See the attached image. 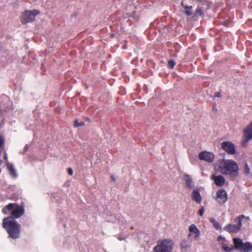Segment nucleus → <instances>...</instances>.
<instances>
[{
	"label": "nucleus",
	"instance_id": "nucleus-1",
	"mask_svg": "<svg viewBox=\"0 0 252 252\" xmlns=\"http://www.w3.org/2000/svg\"><path fill=\"white\" fill-rule=\"evenodd\" d=\"M215 169L223 175H228L235 178L238 174L239 168L237 163L231 159H220L215 166Z\"/></svg>",
	"mask_w": 252,
	"mask_h": 252
},
{
	"label": "nucleus",
	"instance_id": "nucleus-2",
	"mask_svg": "<svg viewBox=\"0 0 252 252\" xmlns=\"http://www.w3.org/2000/svg\"><path fill=\"white\" fill-rule=\"evenodd\" d=\"M3 227L6 229L9 237L16 239L20 236L21 225L11 217L4 218L2 220Z\"/></svg>",
	"mask_w": 252,
	"mask_h": 252
},
{
	"label": "nucleus",
	"instance_id": "nucleus-3",
	"mask_svg": "<svg viewBox=\"0 0 252 252\" xmlns=\"http://www.w3.org/2000/svg\"><path fill=\"white\" fill-rule=\"evenodd\" d=\"M2 212L5 215L10 213L12 218L18 219L24 214L25 209L23 206L16 203H9L2 209Z\"/></svg>",
	"mask_w": 252,
	"mask_h": 252
},
{
	"label": "nucleus",
	"instance_id": "nucleus-4",
	"mask_svg": "<svg viewBox=\"0 0 252 252\" xmlns=\"http://www.w3.org/2000/svg\"><path fill=\"white\" fill-rule=\"evenodd\" d=\"M174 243L171 239H161L155 247V252H172Z\"/></svg>",
	"mask_w": 252,
	"mask_h": 252
},
{
	"label": "nucleus",
	"instance_id": "nucleus-5",
	"mask_svg": "<svg viewBox=\"0 0 252 252\" xmlns=\"http://www.w3.org/2000/svg\"><path fill=\"white\" fill-rule=\"evenodd\" d=\"M233 244L236 249L244 252H250L252 251V244L251 242L243 243L240 238H234Z\"/></svg>",
	"mask_w": 252,
	"mask_h": 252
},
{
	"label": "nucleus",
	"instance_id": "nucleus-6",
	"mask_svg": "<svg viewBox=\"0 0 252 252\" xmlns=\"http://www.w3.org/2000/svg\"><path fill=\"white\" fill-rule=\"evenodd\" d=\"M246 218L244 215H240L235 220L236 224H229L224 227V230L230 233H236L238 232L242 226V221L244 218ZM249 219L248 217H246Z\"/></svg>",
	"mask_w": 252,
	"mask_h": 252
},
{
	"label": "nucleus",
	"instance_id": "nucleus-7",
	"mask_svg": "<svg viewBox=\"0 0 252 252\" xmlns=\"http://www.w3.org/2000/svg\"><path fill=\"white\" fill-rule=\"evenodd\" d=\"M38 14H39V11L37 10H27L22 14L21 22L24 24L32 22L35 20V16Z\"/></svg>",
	"mask_w": 252,
	"mask_h": 252
},
{
	"label": "nucleus",
	"instance_id": "nucleus-8",
	"mask_svg": "<svg viewBox=\"0 0 252 252\" xmlns=\"http://www.w3.org/2000/svg\"><path fill=\"white\" fill-rule=\"evenodd\" d=\"M189 231L188 238L190 241H197L199 239L201 233L199 229L195 224H191L189 227Z\"/></svg>",
	"mask_w": 252,
	"mask_h": 252
},
{
	"label": "nucleus",
	"instance_id": "nucleus-9",
	"mask_svg": "<svg viewBox=\"0 0 252 252\" xmlns=\"http://www.w3.org/2000/svg\"><path fill=\"white\" fill-rule=\"evenodd\" d=\"M198 158L200 160L208 162H212L214 160L215 155L212 152L203 151L199 154Z\"/></svg>",
	"mask_w": 252,
	"mask_h": 252
},
{
	"label": "nucleus",
	"instance_id": "nucleus-10",
	"mask_svg": "<svg viewBox=\"0 0 252 252\" xmlns=\"http://www.w3.org/2000/svg\"><path fill=\"white\" fill-rule=\"evenodd\" d=\"M222 149L230 155L234 154L236 152L235 147L233 143L230 141H224L221 143Z\"/></svg>",
	"mask_w": 252,
	"mask_h": 252
},
{
	"label": "nucleus",
	"instance_id": "nucleus-11",
	"mask_svg": "<svg viewBox=\"0 0 252 252\" xmlns=\"http://www.w3.org/2000/svg\"><path fill=\"white\" fill-rule=\"evenodd\" d=\"M227 193L224 189H220L217 192L216 200L220 204H223L227 200Z\"/></svg>",
	"mask_w": 252,
	"mask_h": 252
},
{
	"label": "nucleus",
	"instance_id": "nucleus-12",
	"mask_svg": "<svg viewBox=\"0 0 252 252\" xmlns=\"http://www.w3.org/2000/svg\"><path fill=\"white\" fill-rule=\"evenodd\" d=\"M243 132L247 141L252 139V121L244 129Z\"/></svg>",
	"mask_w": 252,
	"mask_h": 252
},
{
	"label": "nucleus",
	"instance_id": "nucleus-13",
	"mask_svg": "<svg viewBox=\"0 0 252 252\" xmlns=\"http://www.w3.org/2000/svg\"><path fill=\"white\" fill-rule=\"evenodd\" d=\"M211 178L215 181L216 185L218 186H222L224 184L225 179L221 175H212Z\"/></svg>",
	"mask_w": 252,
	"mask_h": 252
},
{
	"label": "nucleus",
	"instance_id": "nucleus-14",
	"mask_svg": "<svg viewBox=\"0 0 252 252\" xmlns=\"http://www.w3.org/2000/svg\"><path fill=\"white\" fill-rule=\"evenodd\" d=\"M191 198L197 203H200L202 200V197L198 189L193 190L191 193Z\"/></svg>",
	"mask_w": 252,
	"mask_h": 252
},
{
	"label": "nucleus",
	"instance_id": "nucleus-15",
	"mask_svg": "<svg viewBox=\"0 0 252 252\" xmlns=\"http://www.w3.org/2000/svg\"><path fill=\"white\" fill-rule=\"evenodd\" d=\"M184 180L185 181L186 185L188 188H191L193 187L194 184L192 180L189 175L185 174L184 176Z\"/></svg>",
	"mask_w": 252,
	"mask_h": 252
},
{
	"label": "nucleus",
	"instance_id": "nucleus-16",
	"mask_svg": "<svg viewBox=\"0 0 252 252\" xmlns=\"http://www.w3.org/2000/svg\"><path fill=\"white\" fill-rule=\"evenodd\" d=\"M205 6V4L201 3L196 8L194 13V16L198 17L202 15L203 13V9H204Z\"/></svg>",
	"mask_w": 252,
	"mask_h": 252
},
{
	"label": "nucleus",
	"instance_id": "nucleus-17",
	"mask_svg": "<svg viewBox=\"0 0 252 252\" xmlns=\"http://www.w3.org/2000/svg\"><path fill=\"white\" fill-rule=\"evenodd\" d=\"M6 166L9 174L13 178H16L17 177V174L15 168L13 167V165L7 162Z\"/></svg>",
	"mask_w": 252,
	"mask_h": 252
},
{
	"label": "nucleus",
	"instance_id": "nucleus-18",
	"mask_svg": "<svg viewBox=\"0 0 252 252\" xmlns=\"http://www.w3.org/2000/svg\"><path fill=\"white\" fill-rule=\"evenodd\" d=\"M220 244L221 245L222 249L226 252H230L233 249V246L232 245L229 247L227 246L226 240L225 242H222Z\"/></svg>",
	"mask_w": 252,
	"mask_h": 252
},
{
	"label": "nucleus",
	"instance_id": "nucleus-19",
	"mask_svg": "<svg viewBox=\"0 0 252 252\" xmlns=\"http://www.w3.org/2000/svg\"><path fill=\"white\" fill-rule=\"evenodd\" d=\"M182 5L186 9L185 13L187 15H190L192 14V6L184 5L183 2H182Z\"/></svg>",
	"mask_w": 252,
	"mask_h": 252
},
{
	"label": "nucleus",
	"instance_id": "nucleus-20",
	"mask_svg": "<svg viewBox=\"0 0 252 252\" xmlns=\"http://www.w3.org/2000/svg\"><path fill=\"white\" fill-rule=\"evenodd\" d=\"M210 221L211 222H212L214 226L217 229H220L221 228V226L220 224V223L217 221L214 218H210Z\"/></svg>",
	"mask_w": 252,
	"mask_h": 252
},
{
	"label": "nucleus",
	"instance_id": "nucleus-21",
	"mask_svg": "<svg viewBox=\"0 0 252 252\" xmlns=\"http://www.w3.org/2000/svg\"><path fill=\"white\" fill-rule=\"evenodd\" d=\"M244 172L246 175H248L250 174V168L247 163L245 164Z\"/></svg>",
	"mask_w": 252,
	"mask_h": 252
},
{
	"label": "nucleus",
	"instance_id": "nucleus-22",
	"mask_svg": "<svg viewBox=\"0 0 252 252\" xmlns=\"http://www.w3.org/2000/svg\"><path fill=\"white\" fill-rule=\"evenodd\" d=\"M175 65V62L172 60H170L168 62V67L170 68H173Z\"/></svg>",
	"mask_w": 252,
	"mask_h": 252
},
{
	"label": "nucleus",
	"instance_id": "nucleus-23",
	"mask_svg": "<svg viewBox=\"0 0 252 252\" xmlns=\"http://www.w3.org/2000/svg\"><path fill=\"white\" fill-rule=\"evenodd\" d=\"M84 125V123L83 122H79L77 120H76L74 122V126L75 127H78L83 126Z\"/></svg>",
	"mask_w": 252,
	"mask_h": 252
},
{
	"label": "nucleus",
	"instance_id": "nucleus-24",
	"mask_svg": "<svg viewBox=\"0 0 252 252\" xmlns=\"http://www.w3.org/2000/svg\"><path fill=\"white\" fill-rule=\"evenodd\" d=\"M190 247V245L187 244L186 242H184L181 245V249H187Z\"/></svg>",
	"mask_w": 252,
	"mask_h": 252
},
{
	"label": "nucleus",
	"instance_id": "nucleus-25",
	"mask_svg": "<svg viewBox=\"0 0 252 252\" xmlns=\"http://www.w3.org/2000/svg\"><path fill=\"white\" fill-rule=\"evenodd\" d=\"M218 241L219 242H220V243H221L222 242H225V237H224L223 236H219L218 237V239H217Z\"/></svg>",
	"mask_w": 252,
	"mask_h": 252
},
{
	"label": "nucleus",
	"instance_id": "nucleus-26",
	"mask_svg": "<svg viewBox=\"0 0 252 252\" xmlns=\"http://www.w3.org/2000/svg\"><path fill=\"white\" fill-rule=\"evenodd\" d=\"M4 143V138L2 136H0V148L3 146Z\"/></svg>",
	"mask_w": 252,
	"mask_h": 252
},
{
	"label": "nucleus",
	"instance_id": "nucleus-27",
	"mask_svg": "<svg viewBox=\"0 0 252 252\" xmlns=\"http://www.w3.org/2000/svg\"><path fill=\"white\" fill-rule=\"evenodd\" d=\"M204 212V209L203 207H202L201 209H200L198 211V213L201 216H202L203 215Z\"/></svg>",
	"mask_w": 252,
	"mask_h": 252
},
{
	"label": "nucleus",
	"instance_id": "nucleus-28",
	"mask_svg": "<svg viewBox=\"0 0 252 252\" xmlns=\"http://www.w3.org/2000/svg\"><path fill=\"white\" fill-rule=\"evenodd\" d=\"M220 95H221V94L220 92H217L215 94V97H220Z\"/></svg>",
	"mask_w": 252,
	"mask_h": 252
},
{
	"label": "nucleus",
	"instance_id": "nucleus-29",
	"mask_svg": "<svg viewBox=\"0 0 252 252\" xmlns=\"http://www.w3.org/2000/svg\"><path fill=\"white\" fill-rule=\"evenodd\" d=\"M68 172L69 174H70L71 175H72V174H73V170H72V169L69 168L68 170Z\"/></svg>",
	"mask_w": 252,
	"mask_h": 252
},
{
	"label": "nucleus",
	"instance_id": "nucleus-30",
	"mask_svg": "<svg viewBox=\"0 0 252 252\" xmlns=\"http://www.w3.org/2000/svg\"><path fill=\"white\" fill-rule=\"evenodd\" d=\"M4 159H5L6 161H7V158H7V155L6 153H5V154H4Z\"/></svg>",
	"mask_w": 252,
	"mask_h": 252
},
{
	"label": "nucleus",
	"instance_id": "nucleus-31",
	"mask_svg": "<svg viewBox=\"0 0 252 252\" xmlns=\"http://www.w3.org/2000/svg\"><path fill=\"white\" fill-rule=\"evenodd\" d=\"M111 179H112V180L113 181H116V179H115V177H114V176H113V175H112V176H111Z\"/></svg>",
	"mask_w": 252,
	"mask_h": 252
},
{
	"label": "nucleus",
	"instance_id": "nucleus-32",
	"mask_svg": "<svg viewBox=\"0 0 252 252\" xmlns=\"http://www.w3.org/2000/svg\"><path fill=\"white\" fill-rule=\"evenodd\" d=\"M120 240H122L123 239H122V238H118Z\"/></svg>",
	"mask_w": 252,
	"mask_h": 252
},
{
	"label": "nucleus",
	"instance_id": "nucleus-33",
	"mask_svg": "<svg viewBox=\"0 0 252 252\" xmlns=\"http://www.w3.org/2000/svg\"><path fill=\"white\" fill-rule=\"evenodd\" d=\"M251 206L252 207V202L251 203Z\"/></svg>",
	"mask_w": 252,
	"mask_h": 252
}]
</instances>
